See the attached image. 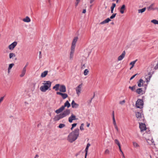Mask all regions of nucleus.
Wrapping results in <instances>:
<instances>
[{
  "mask_svg": "<svg viewBox=\"0 0 158 158\" xmlns=\"http://www.w3.org/2000/svg\"><path fill=\"white\" fill-rule=\"evenodd\" d=\"M79 129L77 128L71 132L68 136L67 140L70 143H73L76 140L79 135Z\"/></svg>",
  "mask_w": 158,
  "mask_h": 158,
  "instance_id": "f257e3e1",
  "label": "nucleus"
},
{
  "mask_svg": "<svg viewBox=\"0 0 158 158\" xmlns=\"http://www.w3.org/2000/svg\"><path fill=\"white\" fill-rule=\"evenodd\" d=\"M70 110L69 109H66L62 113L55 116L54 118V120L55 121H58L68 115L70 114Z\"/></svg>",
  "mask_w": 158,
  "mask_h": 158,
  "instance_id": "f03ea898",
  "label": "nucleus"
},
{
  "mask_svg": "<svg viewBox=\"0 0 158 158\" xmlns=\"http://www.w3.org/2000/svg\"><path fill=\"white\" fill-rule=\"evenodd\" d=\"M43 85L40 88V90L42 92H45L47 90H50L52 82L50 81H44L43 83Z\"/></svg>",
  "mask_w": 158,
  "mask_h": 158,
  "instance_id": "7ed1b4c3",
  "label": "nucleus"
},
{
  "mask_svg": "<svg viewBox=\"0 0 158 158\" xmlns=\"http://www.w3.org/2000/svg\"><path fill=\"white\" fill-rule=\"evenodd\" d=\"M143 105V102L142 100L138 99L136 102L135 105L138 108L140 109L142 108Z\"/></svg>",
  "mask_w": 158,
  "mask_h": 158,
  "instance_id": "20e7f679",
  "label": "nucleus"
},
{
  "mask_svg": "<svg viewBox=\"0 0 158 158\" xmlns=\"http://www.w3.org/2000/svg\"><path fill=\"white\" fill-rule=\"evenodd\" d=\"M82 87V84H81L77 87L75 89L77 95L79 96L81 93Z\"/></svg>",
  "mask_w": 158,
  "mask_h": 158,
  "instance_id": "39448f33",
  "label": "nucleus"
},
{
  "mask_svg": "<svg viewBox=\"0 0 158 158\" xmlns=\"http://www.w3.org/2000/svg\"><path fill=\"white\" fill-rule=\"evenodd\" d=\"M78 39V38L77 37H75L73 38L71 48H75L76 43Z\"/></svg>",
  "mask_w": 158,
  "mask_h": 158,
  "instance_id": "423d86ee",
  "label": "nucleus"
},
{
  "mask_svg": "<svg viewBox=\"0 0 158 158\" xmlns=\"http://www.w3.org/2000/svg\"><path fill=\"white\" fill-rule=\"evenodd\" d=\"M17 44V42L15 41L8 46V48L10 50H13Z\"/></svg>",
  "mask_w": 158,
  "mask_h": 158,
  "instance_id": "0eeeda50",
  "label": "nucleus"
},
{
  "mask_svg": "<svg viewBox=\"0 0 158 158\" xmlns=\"http://www.w3.org/2000/svg\"><path fill=\"white\" fill-rule=\"evenodd\" d=\"M75 50V48H71L69 54V59L70 60H72L73 58Z\"/></svg>",
  "mask_w": 158,
  "mask_h": 158,
  "instance_id": "6e6552de",
  "label": "nucleus"
},
{
  "mask_svg": "<svg viewBox=\"0 0 158 158\" xmlns=\"http://www.w3.org/2000/svg\"><path fill=\"white\" fill-rule=\"evenodd\" d=\"M75 50V48H71L69 54V59L70 60H72L73 58Z\"/></svg>",
  "mask_w": 158,
  "mask_h": 158,
  "instance_id": "1a4fd4ad",
  "label": "nucleus"
},
{
  "mask_svg": "<svg viewBox=\"0 0 158 158\" xmlns=\"http://www.w3.org/2000/svg\"><path fill=\"white\" fill-rule=\"evenodd\" d=\"M77 119V118H76L75 115L72 114L71 116L69 117L68 121L69 123H71L73 122V120Z\"/></svg>",
  "mask_w": 158,
  "mask_h": 158,
  "instance_id": "9d476101",
  "label": "nucleus"
},
{
  "mask_svg": "<svg viewBox=\"0 0 158 158\" xmlns=\"http://www.w3.org/2000/svg\"><path fill=\"white\" fill-rule=\"evenodd\" d=\"M139 128L141 131H145L146 129V127L145 124L142 123H139Z\"/></svg>",
  "mask_w": 158,
  "mask_h": 158,
  "instance_id": "9b49d317",
  "label": "nucleus"
},
{
  "mask_svg": "<svg viewBox=\"0 0 158 158\" xmlns=\"http://www.w3.org/2000/svg\"><path fill=\"white\" fill-rule=\"evenodd\" d=\"M56 94L61 95L63 99H65L68 97V95L66 94L62 93L60 92H57Z\"/></svg>",
  "mask_w": 158,
  "mask_h": 158,
  "instance_id": "f8f14e48",
  "label": "nucleus"
},
{
  "mask_svg": "<svg viewBox=\"0 0 158 158\" xmlns=\"http://www.w3.org/2000/svg\"><path fill=\"white\" fill-rule=\"evenodd\" d=\"M60 92L61 93H65L66 92V88L64 85H60L59 88Z\"/></svg>",
  "mask_w": 158,
  "mask_h": 158,
  "instance_id": "ddd939ff",
  "label": "nucleus"
},
{
  "mask_svg": "<svg viewBox=\"0 0 158 158\" xmlns=\"http://www.w3.org/2000/svg\"><path fill=\"white\" fill-rule=\"evenodd\" d=\"M126 10V6L124 4H123L119 10V11L121 14H123Z\"/></svg>",
  "mask_w": 158,
  "mask_h": 158,
  "instance_id": "4468645a",
  "label": "nucleus"
},
{
  "mask_svg": "<svg viewBox=\"0 0 158 158\" xmlns=\"http://www.w3.org/2000/svg\"><path fill=\"white\" fill-rule=\"evenodd\" d=\"M125 54V51H123L121 55L118 57V60L120 61L122 60L123 59L124 57Z\"/></svg>",
  "mask_w": 158,
  "mask_h": 158,
  "instance_id": "2eb2a0df",
  "label": "nucleus"
},
{
  "mask_svg": "<svg viewBox=\"0 0 158 158\" xmlns=\"http://www.w3.org/2000/svg\"><path fill=\"white\" fill-rule=\"evenodd\" d=\"M90 146V144L89 143H88L87 144L86 147L85 149V158H86V156L87 155L89 148Z\"/></svg>",
  "mask_w": 158,
  "mask_h": 158,
  "instance_id": "dca6fc26",
  "label": "nucleus"
},
{
  "mask_svg": "<svg viewBox=\"0 0 158 158\" xmlns=\"http://www.w3.org/2000/svg\"><path fill=\"white\" fill-rule=\"evenodd\" d=\"M154 4L152 3L151 5L147 7V9L148 11L151 10H155V8H154Z\"/></svg>",
  "mask_w": 158,
  "mask_h": 158,
  "instance_id": "f3484780",
  "label": "nucleus"
},
{
  "mask_svg": "<svg viewBox=\"0 0 158 158\" xmlns=\"http://www.w3.org/2000/svg\"><path fill=\"white\" fill-rule=\"evenodd\" d=\"M64 110V107L61 106L60 108L59 109L56 110L55 111V112L57 114H58L62 112Z\"/></svg>",
  "mask_w": 158,
  "mask_h": 158,
  "instance_id": "a211bd4d",
  "label": "nucleus"
},
{
  "mask_svg": "<svg viewBox=\"0 0 158 158\" xmlns=\"http://www.w3.org/2000/svg\"><path fill=\"white\" fill-rule=\"evenodd\" d=\"M136 92L138 94L142 95L144 93V91L141 88L137 89L136 90Z\"/></svg>",
  "mask_w": 158,
  "mask_h": 158,
  "instance_id": "6ab92c4d",
  "label": "nucleus"
},
{
  "mask_svg": "<svg viewBox=\"0 0 158 158\" xmlns=\"http://www.w3.org/2000/svg\"><path fill=\"white\" fill-rule=\"evenodd\" d=\"M71 105L73 108H77L78 107L79 105L75 103L74 100H73L71 103Z\"/></svg>",
  "mask_w": 158,
  "mask_h": 158,
  "instance_id": "aec40b11",
  "label": "nucleus"
},
{
  "mask_svg": "<svg viewBox=\"0 0 158 158\" xmlns=\"http://www.w3.org/2000/svg\"><path fill=\"white\" fill-rule=\"evenodd\" d=\"M144 81L142 79H140L139 81L138 82V85L139 87H141L143 86V84Z\"/></svg>",
  "mask_w": 158,
  "mask_h": 158,
  "instance_id": "412c9836",
  "label": "nucleus"
},
{
  "mask_svg": "<svg viewBox=\"0 0 158 158\" xmlns=\"http://www.w3.org/2000/svg\"><path fill=\"white\" fill-rule=\"evenodd\" d=\"M70 106V104L69 102L68 101H67L64 103V106H62L64 107V109L65 107H67L68 108Z\"/></svg>",
  "mask_w": 158,
  "mask_h": 158,
  "instance_id": "4be33fe9",
  "label": "nucleus"
},
{
  "mask_svg": "<svg viewBox=\"0 0 158 158\" xmlns=\"http://www.w3.org/2000/svg\"><path fill=\"white\" fill-rule=\"evenodd\" d=\"M135 115L137 118L140 119L142 117V113L139 112H137L135 113Z\"/></svg>",
  "mask_w": 158,
  "mask_h": 158,
  "instance_id": "5701e85b",
  "label": "nucleus"
},
{
  "mask_svg": "<svg viewBox=\"0 0 158 158\" xmlns=\"http://www.w3.org/2000/svg\"><path fill=\"white\" fill-rule=\"evenodd\" d=\"M60 86V84H56L53 87V89H55V91H57L59 90Z\"/></svg>",
  "mask_w": 158,
  "mask_h": 158,
  "instance_id": "b1692460",
  "label": "nucleus"
},
{
  "mask_svg": "<svg viewBox=\"0 0 158 158\" xmlns=\"http://www.w3.org/2000/svg\"><path fill=\"white\" fill-rule=\"evenodd\" d=\"M23 20V22L27 23L30 22L31 21L30 19L28 16H26Z\"/></svg>",
  "mask_w": 158,
  "mask_h": 158,
  "instance_id": "393cba45",
  "label": "nucleus"
},
{
  "mask_svg": "<svg viewBox=\"0 0 158 158\" xmlns=\"http://www.w3.org/2000/svg\"><path fill=\"white\" fill-rule=\"evenodd\" d=\"M14 65V64L13 63H12L9 64V67L8 69V73H9L10 72V70L12 67Z\"/></svg>",
  "mask_w": 158,
  "mask_h": 158,
  "instance_id": "a878e982",
  "label": "nucleus"
},
{
  "mask_svg": "<svg viewBox=\"0 0 158 158\" xmlns=\"http://www.w3.org/2000/svg\"><path fill=\"white\" fill-rule=\"evenodd\" d=\"M110 20H111L110 19V18H108L106 19L105 20H104V21L101 22L100 23V24H104L105 23H108L109 21H110Z\"/></svg>",
  "mask_w": 158,
  "mask_h": 158,
  "instance_id": "bb28decb",
  "label": "nucleus"
},
{
  "mask_svg": "<svg viewBox=\"0 0 158 158\" xmlns=\"http://www.w3.org/2000/svg\"><path fill=\"white\" fill-rule=\"evenodd\" d=\"M26 72V69H25V68H23L21 74L20 75V76L21 77H22L25 75Z\"/></svg>",
  "mask_w": 158,
  "mask_h": 158,
  "instance_id": "cd10ccee",
  "label": "nucleus"
},
{
  "mask_svg": "<svg viewBox=\"0 0 158 158\" xmlns=\"http://www.w3.org/2000/svg\"><path fill=\"white\" fill-rule=\"evenodd\" d=\"M48 73V71H45L41 73V77H44L46 76Z\"/></svg>",
  "mask_w": 158,
  "mask_h": 158,
  "instance_id": "c85d7f7f",
  "label": "nucleus"
},
{
  "mask_svg": "<svg viewBox=\"0 0 158 158\" xmlns=\"http://www.w3.org/2000/svg\"><path fill=\"white\" fill-rule=\"evenodd\" d=\"M132 143L134 148H139L140 146L137 143L135 142H133Z\"/></svg>",
  "mask_w": 158,
  "mask_h": 158,
  "instance_id": "c756f323",
  "label": "nucleus"
},
{
  "mask_svg": "<svg viewBox=\"0 0 158 158\" xmlns=\"http://www.w3.org/2000/svg\"><path fill=\"white\" fill-rule=\"evenodd\" d=\"M137 60H135L134 61L131 62L130 63V65H132L131 67L130 68V69H131L134 66L135 63H136V62L137 61Z\"/></svg>",
  "mask_w": 158,
  "mask_h": 158,
  "instance_id": "7c9ffc66",
  "label": "nucleus"
},
{
  "mask_svg": "<svg viewBox=\"0 0 158 158\" xmlns=\"http://www.w3.org/2000/svg\"><path fill=\"white\" fill-rule=\"evenodd\" d=\"M15 57V54L13 52H10L9 54V57L10 59H11Z\"/></svg>",
  "mask_w": 158,
  "mask_h": 158,
  "instance_id": "2f4dec72",
  "label": "nucleus"
},
{
  "mask_svg": "<svg viewBox=\"0 0 158 158\" xmlns=\"http://www.w3.org/2000/svg\"><path fill=\"white\" fill-rule=\"evenodd\" d=\"M115 6H116L115 4L113 3L112 4V6L111 7V13H113L114 9V8L115 7Z\"/></svg>",
  "mask_w": 158,
  "mask_h": 158,
  "instance_id": "473e14b6",
  "label": "nucleus"
},
{
  "mask_svg": "<svg viewBox=\"0 0 158 158\" xmlns=\"http://www.w3.org/2000/svg\"><path fill=\"white\" fill-rule=\"evenodd\" d=\"M112 115H113V123L114 126H115V125H117V124H116V121L115 120V119L114 111L113 112Z\"/></svg>",
  "mask_w": 158,
  "mask_h": 158,
  "instance_id": "72a5a7b5",
  "label": "nucleus"
},
{
  "mask_svg": "<svg viewBox=\"0 0 158 158\" xmlns=\"http://www.w3.org/2000/svg\"><path fill=\"white\" fill-rule=\"evenodd\" d=\"M146 10V7H144L142 9H139L138 10V12L139 13H142L144 12Z\"/></svg>",
  "mask_w": 158,
  "mask_h": 158,
  "instance_id": "f704fd0d",
  "label": "nucleus"
},
{
  "mask_svg": "<svg viewBox=\"0 0 158 158\" xmlns=\"http://www.w3.org/2000/svg\"><path fill=\"white\" fill-rule=\"evenodd\" d=\"M151 22L155 24H158V21L156 19H153L151 21Z\"/></svg>",
  "mask_w": 158,
  "mask_h": 158,
  "instance_id": "c9c22d12",
  "label": "nucleus"
},
{
  "mask_svg": "<svg viewBox=\"0 0 158 158\" xmlns=\"http://www.w3.org/2000/svg\"><path fill=\"white\" fill-rule=\"evenodd\" d=\"M115 143L117 144L118 147L120 146V144L118 140L117 139H115L114 140Z\"/></svg>",
  "mask_w": 158,
  "mask_h": 158,
  "instance_id": "e433bc0d",
  "label": "nucleus"
},
{
  "mask_svg": "<svg viewBox=\"0 0 158 158\" xmlns=\"http://www.w3.org/2000/svg\"><path fill=\"white\" fill-rule=\"evenodd\" d=\"M65 126V124H60L58 126V127L60 128H61L64 127Z\"/></svg>",
  "mask_w": 158,
  "mask_h": 158,
  "instance_id": "4c0bfd02",
  "label": "nucleus"
},
{
  "mask_svg": "<svg viewBox=\"0 0 158 158\" xmlns=\"http://www.w3.org/2000/svg\"><path fill=\"white\" fill-rule=\"evenodd\" d=\"M89 72V70L87 69H85L84 71V75L85 76L87 75Z\"/></svg>",
  "mask_w": 158,
  "mask_h": 158,
  "instance_id": "58836bf2",
  "label": "nucleus"
},
{
  "mask_svg": "<svg viewBox=\"0 0 158 158\" xmlns=\"http://www.w3.org/2000/svg\"><path fill=\"white\" fill-rule=\"evenodd\" d=\"M129 88L132 91H134L135 89V86H130L129 87Z\"/></svg>",
  "mask_w": 158,
  "mask_h": 158,
  "instance_id": "ea45409f",
  "label": "nucleus"
},
{
  "mask_svg": "<svg viewBox=\"0 0 158 158\" xmlns=\"http://www.w3.org/2000/svg\"><path fill=\"white\" fill-rule=\"evenodd\" d=\"M84 123H82L81 125V126L80 127V129L81 131H83L84 130Z\"/></svg>",
  "mask_w": 158,
  "mask_h": 158,
  "instance_id": "a19ab883",
  "label": "nucleus"
},
{
  "mask_svg": "<svg viewBox=\"0 0 158 158\" xmlns=\"http://www.w3.org/2000/svg\"><path fill=\"white\" fill-rule=\"evenodd\" d=\"M116 15V13L113 14L110 17V19H113L115 17Z\"/></svg>",
  "mask_w": 158,
  "mask_h": 158,
  "instance_id": "79ce46f5",
  "label": "nucleus"
},
{
  "mask_svg": "<svg viewBox=\"0 0 158 158\" xmlns=\"http://www.w3.org/2000/svg\"><path fill=\"white\" fill-rule=\"evenodd\" d=\"M110 153V151L108 149H106L105 151V154H109Z\"/></svg>",
  "mask_w": 158,
  "mask_h": 158,
  "instance_id": "37998d69",
  "label": "nucleus"
},
{
  "mask_svg": "<svg viewBox=\"0 0 158 158\" xmlns=\"http://www.w3.org/2000/svg\"><path fill=\"white\" fill-rule=\"evenodd\" d=\"M118 148H119V150H120V152H121V153L122 154V155H123V157L124 158H125V156H124V155L123 153V152H122V150L121 149V146H119Z\"/></svg>",
  "mask_w": 158,
  "mask_h": 158,
  "instance_id": "c03bdc74",
  "label": "nucleus"
},
{
  "mask_svg": "<svg viewBox=\"0 0 158 158\" xmlns=\"http://www.w3.org/2000/svg\"><path fill=\"white\" fill-rule=\"evenodd\" d=\"M125 102V101L124 100L122 101H120L119 103L120 104H121V105H123V104Z\"/></svg>",
  "mask_w": 158,
  "mask_h": 158,
  "instance_id": "a18cd8bd",
  "label": "nucleus"
},
{
  "mask_svg": "<svg viewBox=\"0 0 158 158\" xmlns=\"http://www.w3.org/2000/svg\"><path fill=\"white\" fill-rule=\"evenodd\" d=\"M137 74H136L134 75L132 77H131V78H130V80H132L136 76V75H137Z\"/></svg>",
  "mask_w": 158,
  "mask_h": 158,
  "instance_id": "49530a36",
  "label": "nucleus"
},
{
  "mask_svg": "<svg viewBox=\"0 0 158 158\" xmlns=\"http://www.w3.org/2000/svg\"><path fill=\"white\" fill-rule=\"evenodd\" d=\"M154 69H158V63L154 67Z\"/></svg>",
  "mask_w": 158,
  "mask_h": 158,
  "instance_id": "de8ad7c7",
  "label": "nucleus"
},
{
  "mask_svg": "<svg viewBox=\"0 0 158 158\" xmlns=\"http://www.w3.org/2000/svg\"><path fill=\"white\" fill-rule=\"evenodd\" d=\"M114 126L115 128L116 129V130L117 131H118V128L117 125H116Z\"/></svg>",
  "mask_w": 158,
  "mask_h": 158,
  "instance_id": "09e8293b",
  "label": "nucleus"
},
{
  "mask_svg": "<svg viewBox=\"0 0 158 158\" xmlns=\"http://www.w3.org/2000/svg\"><path fill=\"white\" fill-rule=\"evenodd\" d=\"M77 125V124L76 123H73L72 124V126L73 127H74L76 126Z\"/></svg>",
  "mask_w": 158,
  "mask_h": 158,
  "instance_id": "8fccbe9b",
  "label": "nucleus"
},
{
  "mask_svg": "<svg viewBox=\"0 0 158 158\" xmlns=\"http://www.w3.org/2000/svg\"><path fill=\"white\" fill-rule=\"evenodd\" d=\"M79 3V2H76H76L75 3V6L76 7L77 6Z\"/></svg>",
  "mask_w": 158,
  "mask_h": 158,
  "instance_id": "3c124183",
  "label": "nucleus"
},
{
  "mask_svg": "<svg viewBox=\"0 0 158 158\" xmlns=\"http://www.w3.org/2000/svg\"><path fill=\"white\" fill-rule=\"evenodd\" d=\"M85 67V64H84L83 65H82L81 66V69H84Z\"/></svg>",
  "mask_w": 158,
  "mask_h": 158,
  "instance_id": "603ef678",
  "label": "nucleus"
},
{
  "mask_svg": "<svg viewBox=\"0 0 158 158\" xmlns=\"http://www.w3.org/2000/svg\"><path fill=\"white\" fill-rule=\"evenodd\" d=\"M86 9H85L83 10L82 13H83L85 14L86 13Z\"/></svg>",
  "mask_w": 158,
  "mask_h": 158,
  "instance_id": "864d4df0",
  "label": "nucleus"
},
{
  "mask_svg": "<svg viewBox=\"0 0 158 158\" xmlns=\"http://www.w3.org/2000/svg\"><path fill=\"white\" fill-rule=\"evenodd\" d=\"M94 0H90V3H91V4L94 1Z\"/></svg>",
  "mask_w": 158,
  "mask_h": 158,
  "instance_id": "5fc2aeb1",
  "label": "nucleus"
},
{
  "mask_svg": "<svg viewBox=\"0 0 158 158\" xmlns=\"http://www.w3.org/2000/svg\"><path fill=\"white\" fill-rule=\"evenodd\" d=\"M28 63H27L26 64L25 66V67H24V68H25V69H26V67L28 66Z\"/></svg>",
  "mask_w": 158,
  "mask_h": 158,
  "instance_id": "6e6d98bb",
  "label": "nucleus"
},
{
  "mask_svg": "<svg viewBox=\"0 0 158 158\" xmlns=\"http://www.w3.org/2000/svg\"><path fill=\"white\" fill-rule=\"evenodd\" d=\"M89 125H90V124L89 123H88L87 125V127H89Z\"/></svg>",
  "mask_w": 158,
  "mask_h": 158,
  "instance_id": "4d7b16f0",
  "label": "nucleus"
},
{
  "mask_svg": "<svg viewBox=\"0 0 158 158\" xmlns=\"http://www.w3.org/2000/svg\"><path fill=\"white\" fill-rule=\"evenodd\" d=\"M155 10H157V11H158V7H156L155 8Z\"/></svg>",
  "mask_w": 158,
  "mask_h": 158,
  "instance_id": "13d9d810",
  "label": "nucleus"
},
{
  "mask_svg": "<svg viewBox=\"0 0 158 158\" xmlns=\"http://www.w3.org/2000/svg\"><path fill=\"white\" fill-rule=\"evenodd\" d=\"M94 96H93V98H91V100H90V103L91 102V101H92V99H93V98H94Z\"/></svg>",
  "mask_w": 158,
  "mask_h": 158,
  "instance_id": "bf43d9fd",
  "label": "nucleus"
},
{
  "mask_svg": "<svg viewBox=\"0 0 158 158\" xmlns=\"http://www.w3.org/2000/svg\"><path fill=\"white\" fill-rule=\"evenodd\" d=\"M80 1V0H76V2H79Z\"/></svg>",
  "mask_w": 158,
  "mask_h": 158,
  "instance_id": "052dcab7",
  "label": "nucleus"
},
{
  "mask_svg": "<svg viewBox=\"0 0 158 158\" xmlns=\"http://www.w3.org/2000/svg\"><path fill=\"white\" fill-rule=\"evenodd\" d=\"M73 128H74V127H73L72 126V127H71V130H73Z\"/></svg>",
  "mask_w": 158,
  "mask_h": 158,
  "instance_id": "680f3d73",
  "label": "nucleus"
},
{
  "mask_svg": "<svg viewBox=\"0 0 158 158\" xmlns=\"http://www.w3.org/2000/svg\"><path fill=\"white\" fill-rule=\"evenodd\" d=\"M48 0V1L49 2L50 1V0Z\"/></svg>",
  "mask_w": 158,
  "mask_h": 158,
  "instance_id": "e2e57ef3",
  "label": "nucleus"
},
{
  "mask_svg": "<svg viewBox=\"0 0 158 158\" xmlns=\"http://www.w3.org/2000/svg\"><path fill=\"white\" fill-rule=\"evenodd\" d=\"M40 53H41V52H40Z\"/></svg>",
  "mask_w": 158,
  "mask_h": 158,
  "instance_id": "0e129e2a",
  "label": "nucleus"
},
{
  "mask_svg": "<svg viewBox=\"0 0 158 158\" xmlns=\"http://www.w3.org/2000/svg\"><path fill=\"white\" fill-rule=\"evenodd\" d=\"M92 6V5H91L90 6V7H91Z\"/></svg>",
  "mask_w": 158,
  "mask_h": 158,
  "instance_id": "69168bd1",
  "label": "nucleus"
}]
</instances>
